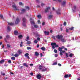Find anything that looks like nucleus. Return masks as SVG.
<instances>
[{
    "mask_svg": "<svg viewBox=\"0 0 80 80\" xmlns=\"http://www.w3.org/2000/svg\"><path fill=\"white\" fill-rule=\"evenodd\" d=\"M39 70H42V72H45V71H47V68H45V67H44V66L40 65L39 66Z\"/></svg>",
    "mask_w": 80,
    "mask_h": 80,
    "instance_id": "f257e3e1",
    "label": "nucleus"
},
{
    "mask_svg": "<svg viewBox=\"0 0 80 80\" xmlns=\"http://www.w3.org/2000/svg\"><path fill=\"white\" fill-rule=\"evenodd\" d=\"M20 21V19H19V18H16V21H15V24H16V25H17L18 24V23H19Z\"/></svg>",
    "mask_w": 80,
    "mask_h": 80,
    "instance_id": "f03ea898",
    "label": "nucleus"
},
{
    "mask_svg": "<svg viewBox=\"0 0 80 80\" xmlns=\"http://www.w3.org/2000/svg\"><path fill=\"white\" fill-rule=\"evenodd\" d=\"M56 38H57L58 40H60L63 38V36L62 35H57L56 36Z\"/></svg>",
    "mask_w": 80,
    "mask_h": 80,
    "instance_id": "7ed1b4c3",
    "label": "nucleus"
},
{
    "mask_svg": "<svg viewBox=\"0 0 80 80\" xmlns=\"http://www.w3.org/2000/svg\"><path fill=\"white\" fill-rule=\"evenodd\" d=\"M6 38H4V40L6 42H7V40L8 39V38H10V36H9V35H7V36H6Z\"/></svg>",
    "mask_w": 80,
    "mask_h": 80,
    "instance_id": "20e7f679",
    "label": "nucleus"
},
{
    "mask_svg": "<svg viewBox=\"0 0 80 80\" xmlns=\"http://www.w3.org/2000/svg\"><path fill=\"white\" fill-rule=\"evenodd\" d=\"M56 13L58 15H61L62 13H61V11L60 9L59 8L58 10L56 11Z\"/></svg>",
    "mask_w": 80,
    "mask_h": 80,
    "instance_id": "39448f33",
    "label": "nucleus"
},
{
    "mask_svg": "<svg viewBox=\"0 0 80 80\" xmlns=\"http://www.w3.org/2000/svg\"><path fill=\"white\" fill-rule=\"evenodd\" d=\"M58 50L59 52H62V53H65V51L62 50V49L60 47H59Z\"/></svg>",
    "mask_w": 80,
    "mask_h": 80,
    "instance_id": "423d86ee",
    "label": "nucleus"
},
{
    "mask_svg": "<svg viewBox=\"0 0 80 80\" xmlns=\"http://www.w3.org/2000/svg\"><path fill=\"white\" fill-rule=\"evenodd\" d=\"M28 55H29V54H28V53H26L25 54V57H27L28 59H30V57L28 56Z\"/></svg>",
    "mask_w": 80,
    "mask_h": 80,
    "instance_id": "0eeeda50",
    "label": "nucleus"
},
{
    "mask_svg": "<svg viewBox=\"0 0 80 80\" xmlns=\"http://www.w3.org/2000/svg\"><path fill=\"white\" fill-rule=\"evenodd\" d=\"M37 77L38 79L40 80V79L41 78V77H42V76L41 75H40V74H38L37 75Z\"/></svg>",
    "mask_w": 80,
    "mask_h": 80,
    "instance_id": "6e6552de",
    "label": "nucleus"
},
{
    "mask_svg": "<svg viewBox=\"0 0 80 80\" xmlns=\"http://www.w3.org/2000/svg\"><path fill=\"white\" fill-rule=\"evenodd\" d=\"M53 16L52 15H49L48 16V19H49V20H50V19H52V18H53Z\"/></svg>",
    "mask_w": 80,
    "mask_h": 80,
    "instance_id": "1a4fd4ad",
    "label": "nucleus"
},
{
    "mask_svg": "<svg viewBox=\"0 0 80 80\" xmlns=\"http://www.w3.org/2000/svg\"><path fill=\"white\" fill-rule=\"evenodd\" d=\"M12 8H14V10H18V9L17 8V7H16V6L15 5H13L12 6Z\"/></svg>",
    "mask_w": 80,
    "mask_h": 80,
    "instance_id": "9d476101",
    "label": "nucleus"
},
{
    "mask_svg": "<svg viewBox=\"0 0 80 80\" xmlns=\"http://www.w3.org/2000/svg\"><path fill=\"white\" fill-rule=\"evenodd\" d=\"M49 9H50V8L48 7V8H46V9H45V12L46 13H47V12H48Z\"/></svg>",
    "mask_w": 80,
    "mask_h": 80,
    "instance_id": "9b49d317",
    "label": "nucleus"
},
{
    "mask_svg": "<svg viewBox=\"0 0 80 80\" xmlns=\"http://www.w3.org/2000/svg\"><path fill=\"white\" fill-rule=\"evenodd\" d=\"M21 13H25V12H26V9H22L21 10Z\"/></svg>",
    "mask_w": 80,
    "mask_h": 80,
    "instance_id": "f8f14e48",
    "label": "nucleus"
},
{
    "mask_svg": "<svg viewBox=\"0 0 80 80\" xmlns=\"http://www.w3.org/2000/svg\"><path fill=\"white\" fill-rule=\"evenodd\" d=\"M22 21L23 22V23H25V22H26L27 19L25 17H23L22 18Z\"/></svg>",
    "mask_w": 80,
    "mask_h": 80,
    "instance_id": "ddd939ff",
    "label": "nucleus"
},
{
    "mask_svg": "<svg viewBox=\"0 0 80 80\" xmlns=\"http://www.w3.org/2000/svg\"><path fill=\"white\" fill-rule=\"evenodd\" d=\"M44 33L46 35H48L50 34V32L44 31Z\"/></svg>",
    "mask_w": 80,
    "mask_h": 80,
    "instance_id": "4468645a",
    "label": "nucleus"
},
{
    "mask_svg": "<svg viewBox=\"0 0 80 80\" xmlns=\"http://www.w3.org/2000/svg\"><path fill=\"white\" fill-rule=\"evenodd\" d=\"M66 4V1L65 0H64L62 3V6H65Z\"/></svg>",
    "mask_w": 80,
    "mask_h": 80,
    "instance_id": "2eb2a0df",
    "label": "nucleus"
},
{
    "mask_svg": "<svg viewBox=\"0 0 80 80\" xmlns=\"http://www.w3.org/2000/svg\"><path fill=\"white\" fill-rule=\"evenodd\" d=\"M77 8V7L76 6H74L73 7V8H72V10L73 12H75V10H76V8Z\"/></svg>",
    "mask_w": 80,
    "mask_h": 80,
    "instance_id": "dca6fc26",
    "label": "nucleus"
},
{
    "mask_svg": "<svg viewBox=\"0 0 80 80\" xmlns=\"http://www.w3.org/2000/svg\"><path fill=\"white\" fill-rule=\"evenodd\" d=\"M61 41L63 43H64L66 42V40H65L64 38H62L61 39Z\"/></svg>",
    "mask_w": 80,
    "mask_h": 80,
    "instance_id": "f3484780",
    "label": "nucleus"
},
{
    "mask_svg": "<svg viewBox=\"0 0 80 80\" xmlns=\"http://www.w3.org/2000/svg\"><path fill=\"white\" fill-rule=\"evenodd\" d=\"M41 49L42 50V51H45L46 50V48L44 47H42V48H41Z\"/></svg>",
    "mask_w": 80,
    "mask_h": 80,
    "instance_id": "a211bd4d",
    "label": "nucleus"
},
{
    "mask_svg": "<svg viewBox=\"0 0 80 80\" xmlns=\"http://www.w3.org/2000/svg\"><path fill=\"white\" fill-rule=\"evenodd\" d=\"M4 62H5V60L4 59L0 61V63H1V64H2V63H4Z\"/></svg>",
    "mask_w": 80,
    "mask_h": 80,
    "instance_id": "6ab92c4d",
    "label": "nucleus"
},
{
    "mask_svg": "<svg viewBox=\"0 0 80 80\" xmlns=\"http://www.w3.org/2000/svg\"><path fill=\"white\" fill-rule=\"evenodd\" d=\"M56 45H57V43H56L55 42V43L52 42L51 43V45H52V46H55Z\"/></svg>",
    "mask_w": 80,
    "mask_h": 80,
    "instance_id": "aec40b11",
    "label": "nucleus"
},
{
    "mask_svg": "<svg viewBox=\"0 0 80 80\" xmlns=\"http://www.w3.org/2000/svg\"><path fill=\"white\" fill-rule=\"evenodd\" d=\"M35 55H36V56L38 57V56L39 55V53H38V52H35Z\"/></svg>",
    "mask_w": 80,
    "mask_h": 80,
    "instance_id": "412c9836",
    "label": "nucleus"
},
{
    "mask_svg": "<svg viewBox=\"0 0 80 80\" xmlns=\"http://www.w3.org/2000/svg\"><path fill=\"white\" fill-rule=\"evenodd\" d=\"M8 25H11V26L14 25V23L12 22H11V23L8 22Z\"/></svg>",
    "mask_w": 80,
    "mask_h": 80,
    "instance_id": "4be33fe9",
    "label": "nucleus"
},
{
    "mask_svg": "<svg viewBox=\"0 0 80 80\" xmlns=\"http://www.w3.org/2000/svg\"><path fill=\"white\" fill-rule=\"evenodd\" d=\"M14 35H17L18 34V31H14Z\"/></svg>",
    "mask_w": 80,
    "mask_h": 80,
    "instance_id": "5701e85b",
    "label": "nucleus"
},
{
    "mask_svg": "<svg viewBox=\"0 0 80 80\" xmlns=\"http://www.w3.org/2000/svg\"><path fill=\"white\" fill-rule=\"evenodd\" d=\"M32 43V42H31V41H27V42L26 43V44H31V43Z\"/></svg>",
    "mask_w": 80,
    "mask_h": 80,
    "instance_id": "b1692460",
    "label": "nucleus"
},
{
    "mask_svg": "<svg viewBox=\"0 0 80 80\" xmlns=\"http://www.w3.org/2000/svg\"><path fill=\"white\" fill-rule=\"evenodd\" d=\"M18 53L19 54H21V53H22V52L21 50H18Z\"/></svg>",
    "mask_w": 80,
    "mask_h": 80,
    "instance_id": "393cba45",
    "label": "nucleus"
},
{
    "mask_svg": "<svg viewBox=\"0 0 80 80\" xmlns=\"http://www.w3.org/2000/svg\"><path fill=\"white\" fill-rule=\"evenodd\" d=\"M7 30L8 31H10V30H11V29L10 28L9 26H8L7 27Z\"/></svg>",
    "mask_w": 80,
    "mask_h": 80,
    "instance_id": "a878e982",
    "label": "nucleus"
},
{
    "mask_svg": "<svg viewBox=\"0 0 80 80\" xmlns=\"http://www.w3.org/2000/svg\"><path fill=\"white\" fill-rule=\"evenodd\" d=\"M29 38H30V37L28 36L27 37V38H26V39L25 40L26 41H28V40H29Z\"/></svg>",
    "mask_w": 80,
    "mask_h": 80,
    "instance_id": "bb28decb",
    "label": "nucleus"
},
{
    "mask_svg": "<svg viewBox=\"0 0 80 80\" xmlns=\"http://www.w3.org/2000/svg\"><path fill=\"white\" fill-rule=\"evenodd\" d=\"M18 37L19 38H22V37H23V36L22 35H20L18 36Z\"/></svg>",
    "mask_w": 80,
    "mask_h": 80,
    "instance_id": "cd10ccee",
    "label": "nucleus"
},
{
    "mask_svg": "<svg viewBox=\"0 0 80 80\" xmlns=\"http://www.w3.org/2000/svg\"><path fill=\"white\" fill-rule=\"evenodd\" d=\"M20 46L21 47H23V42H21L20 44Z\"/></svg>",
    "mask_w": 80,
    "mask_h": 80,
    "instance_id": "c85d7f7f",
    "label": "nucleus"
},
{
    "mask_svg": "<svg viewBox=\"0 0 80 80\" xmlns=\"http://www.w3.org/2000/svg\"><path fill=\"white\" fill-rule=\"evenodd\" d=\"M23 65L24 66H25V67H28V65H27V64H26V63H24L23 64Z\"/></svg>",
    "mask_w": 80,
    "mask_h": 80,
    "instance_id": "c756f323",
    "label": "nucleus"
},
{
    "mask_svg": "<svg viewBox=\"0 0 80 80\" xmlns=\"http://www.w3.org/2000/svg\"><path fill=\"white\" fill-rule=\"evenodd\" d=\"M19 55H18V54L17 53H16L14 55V57H18Z\"/></svg>",
    "mask_w": 80,
    "mask_h": 80,
    "instance_id": "7c9ffc66",
    "label": "nucleus"
},
{
    "mask_svg": "<svg viewBox=\"0 0 80 80\" xmlns=\"http://www.w3.org/2000/svg\"><path fill=\"white\" fill-rule=\"evenodd\" d=\"M64 77H65V78H68V74H66L64 76Z\"/></svg>",
    "mask_w": 80,
    "mask_h": 80,
    "instance_id": "2f4dec72",
    "label": "nucleus"
},
{
    "mask_svg": "<svg viewBox=\"0 0 80 80\" xmlns=\"http://www.w3.org/2000/svg\"><path fill=\"white\" fill-rule=\"evenodd\" d=\"M34 27L35 28H37L38 27V26L37 25H34Z\"/></svg>",
    "mask_w": 80,
    "mask_h": 80,
    "instance_id": "473e14b6",
    "label": "nucleus"
},
{
    "mask_svg": "<svg viewBox=\"0 0 80 80\" xmlns=\"http://www.w3.org/2000/svg\"><path fill=\"white\" fill-rule=\"evenodd\" d=\"M31 23L32 25H34V24H35V22H33V21H31Z\"/></svg>",
    "mask_w": 80,
    "mask_h": 80,
    "instance_id": "72a5a7b5",
    "label": "nucleus"
},
{
    "mask_svg": "<svg viewBox=\"0 0 80 80\" xmlns=\"http://www.w3.org/2000/svg\"><path fill=\"white\" fill-rule=\"evenodd\" d=\"M11 58L12 60H15V57H12Z\"/></svg>",
    "mask_w": 80,
    "mask_h": 80,
    "instance_id": "f704fd0d",
    "label": "nucleus"
},
{
    "mask_svg": "<svg viewBox=\"0 0 80 80\" xmlns=\"http://www.w3.org/2000/svg\"><path fill=\"white\" fill-rule=\"evenodd\" d=\"M70 57H73V54L72 53H71L69 55Z\"/></svg>",
    "mask_w": 80,
    "mask_h": 80,
    "instance_id": "c9c22d12",
    "label": "nucleus"
},
{
    "mask_svg": "<svg viewBox=\"0 0 80 80\" xmlns=\"http://www.w3.org/2000/svg\"><path fill=\"white\" fill-rule=\"evenodd\" d=\"M73 27H72L70 28H69V30H73Z\"/></svg>",
    "mask_w": 80,
    "mask_h": 80,
    "instance_id": "e433bc0d",
    "label": "nucleus"
},
{
    "mask_svg": "<svg viewBox=\"0 0 80 80\" xmlns=\"http://www.w3.org/2000/svg\"><path fill=\"white\" fill-rule=\"evenodd\" d=\"M37 17L38 18H40L41 17V15H37Z\"/></svg>",
    "mask_w": 80,
    "mask_h": 80,
    "instance_id": "4c0bfd02",
    "label": "nucleus"
},
{
    "mask_svg": "<svg viewBox=\"0 0 80 80\" xmlns=\"http://www.w3.org/2000/svg\"><path fill=\"white\" fill-rule=\"evenodd\" d=\"M54 52H55V53H57V50L56 49H55L54 50Z\"/></svg>",
    "mask_w": 80,
    "mask_h": 80,
    "instance_id": "58836bf2",
    "label": "nucleus"
},
{
    "mask_svg": "<svg viewBox=\"0 0 80 80\" xmlns=\"http://www.w3.org/2000/svg\"><path fill=\"white\" fill-rule=\"evenodd\" d=\"M27 48L28 50H30V49H32V48L30 47H27Z\"/></svg>",
    "mask_w": 80,
    "mask_h": 80,
    "instance_id": "ea45409f",
    "label": "nucleus"
},
{
    "mask_svg": "<svg viewBox=\"0 0 80 80\" xmlns=\"http://www.w3.org/2000/svg\"><path fill=\"white\" fill-rule=\"evenodd\" d=\"M34 42L35 43H37L38 42V41L36 40H35L34 41Z\"/></svg>",
    "mask_w": 80,
    "mask_h": 80,
    "instance_id": "a19ab883",
    "label": "nucleus"
},
{
    "mask_svg": "<svg viewBox=\"0 0 80 80\" xmlns=\"http://www.w3.org/2000/svg\"><path fill=\"white\" fill-rule=\"evenodd\" d=\"M0 17L1 18L3 19V15H0Z\"/></svg>",
    "mask_w": 80,
    "mask_h": 80,
    "instance_id": "79ce46f5",
    "label": "nucleus"
},
{
    "mask_svg": "<svg viewBox=\"0 0 80 80\" xmlns=\"http://www.w3.org/2000/svg\"><path fill=\"white\" fill-rule=\"evenodd\" d=\"M63 25H64V26H66L67 25V22H64Z\"/></svg>",
    "mask_w": 80,
    "mask_h": 80,
    "instance_id": "37998d69",
    "label": "nucleus"
},
{
    "mask_svg": "<svg viewBox=\"0 0 80 80\" xmlns=\"http://www.w3.org/2000/svg\"><path fill=\"white\" fill-rule=\"evenodd\" d=\"M57 62H55L53 63V64H52V65H57Z\"/></svg>",
    "mask_w": 80,
    "mask_h": 80,
    "instance_id": "c03bdc74",
    "label": "nucleus"
},
{
    "mask_svg": "<svg viewBox=\"0 0 80 80\" xmlns=\"http://www.w3.org/2000/svg\"><path fill=\"white\" fill-rule=\"evenodd\" d=\"M19 4L20 5H23V4L22 2H19Z\"/></svg>",
    "mask_w": 80,
    "mask_h": 80,
    "instance_id": "a18cd8bd",
    "label": "nucleus"
},
{
    "mask_svg": "<svg viewBox=\"0 0 80 80\" xmlns=\"http://www.w3.org/2000/svg\"><path fill=\"white\" fill-rule=\"evenodd\" d=\"M65 47L63 46H62V47L61 48L62 50V49H63L64 48H65Z\"/></svg>",
    "mask_w": 80,
    "mask_h": 80,
    "instance_id": "49530a36",
    "label": "nucleus"
},
{
    "mask_svg": "<svg viewBox=\"0 0 80 80\" xmlns=\"http://www.w3.org/2000/svg\"><path fill=\"white\" fill-rule=\"evenodd\" d=\"M22 25L24 27H26V25L25 24V23H23Z\"/></svg>",
    "mask_w": 80,
    "mask_h": 80,
    "instance_id": "de8ad7c7",
    "label": "nucleus"
},
{
    "mask_svg": "<svg viewBox=\"0 0 80 80\" xmlns=\"http://www.w3.org/2000/svg\"><path fill=\"white\" fill-rule=\"evenodd\" d=\"M26 9H28V10H29L30 9V7L28 6L26 7Z\"/></svg>",
    "mask_w": 80,
    "mask_h": 80,
    "instance_id": "09e8293b",
    "label": "nucleus"
},
{
    "mask_svg": "<svg viewBox=\"0 0 80 80\" xmlns=\"http://www.w3.org/2000/svg\"><path fill=\"white\" fill-rule=\"evenodd\" d=\"M7 47L8 48H10V45L9 44H7Z\"/></svg>",
    "mask_w": 80,
    "mask_h": 80,
    "instance_id": "8fccbe9b",
    "label": "nucleus"
},
{
    "mask_svg": "<svg viewBox=\"0 0 80 80\" xmlns=\"http://www.w3.org/2000/svg\"><path fill=\"white\" fill-rule=\"evenodd\" d=\"M44 5H45V4L43 3H41V6L42 7H43V6H44Z\"/></svg>",
    "mask_w": 80,
    "mask_h": 80,
    "instance_id": "3c124183",
    "label": "nucleus"
},
{
    "mask_svg": "<svg viewBox=\"0 0 80 80\" xmlns=\"http://www.w3.org/2000/svg\"><path fill=\"white\" fill-rule=\"evenodd\" d=\"M62 52H60V53H59V54L60 55H63V53H62Z\"/></svg>",
    "mask_w": 80,
    "mask_h": 80,
    "instance_id": "603ef678",
    "label": "nucleus"
},
{
    "mask_svg": "<svg viewBox=\"0 0 80 80\" xmlns=\"http://www.w3.org/2000/svg\"><path fill=\"white\" fill-rule=\"evenodd\" d=\"M8 63H12V61L10 60L8 61Z\"/></svg>",
    "mask_w": 80,
    "mask_h": 80,
    "instance_id": "864d4df0",
    "label": "nucleus"
},
{
    "mask_svg": "<svg viewBox=\"0 0 80 80\" xmlns=\"http://www.w3.org/2000/svg\"><path fill=\"white\" fill-rule=\"evenodd\" d=\"M52 38H54V39H55V36H52Z\"/></svg>",
    "mask_w": 80,
    "mask_h": 80,
    "instance_id": "5fc2aeb1",
    "label": "nucleus"
},
{
    "mask_svg": "<svg viewBox=\"0 0 80 80\" xmlns=\"http://www.w3.org/2000/svg\"><path fill=\"white\" fill-rule=\"evenodd\" d=\"M30 75H31V76H33V72H31L30 73Z\"/></svg>",
    "mask_w": 80,
    "mask_h": 80,
    "instance_id": "6e6d98bb",
    "label": "nucleus"
},
{
    "mask_svg": "<svg viewBox=\"0 0 80 80\" xmlns=\"http://www.w3.org/2000/svg\"><path fill=\"white\" fill-rule=\"evenodd\" d=\"M2 75H3V76H4L5 75V73H3V72H2Z\"/></svg>",
    "mask_w": 80,
    "mask_h": 80,
    "instance_id": "4d7b16f0",
    "label": "nucleus"
},
{
    "mask_svg": "<svg viewBox=\"0 0 80 80\" xmlns=\"http://www.w3.org/2000/svg\"><path fill=\"white\" fill-rule=\"evenodd\" d=\"M55 47H56V48H58V45H55Z\"/></svg>",
    "mask_w": 80,
    "mask_h": 80,
    "instance_id": "13d9d810",
    "label": "nucleus"
},
{
    "mask_svg": "<svg viewBox=\"0 0 80 80\" xmlns=\"http://www.w3.org/2000/svg\"><path fill=\"white\" fill-rule=\"evenodd\" d=\"M52 49H55V47H54V46H52Z\"/></svg>",
    "mask_w": 80,
    "mask_h": 80,
    "instance_id": "bf43d9fd",
    "label": "nucleus"
},
{
    "mask_svg": "<svg viewBox=\"0 0 80 80\" xmlns=\"http://www.w3.org/2000/svg\"><path fill=\"white\" fill-rule=\"evenodd\" d=\"M55 57H58V55H57V54H55Z\"/></svg>",
    "mask_w": 80,
    "mask_h": 80,
    "instance_id": "052dcab7",
    "label": "nucleus"
},
{
    "mask_svg": "<svg viewBox=\"0 0 80 80\" xmlns=\"http://www.w3.org/2000/svg\"><path fill=\"white\" fill-rule=\"evenodd\" d=\"M42 25H45V22H43L42 24Z\"/></svg>",
    "mask_w": 80,
    "mask_h": 80,
    "instance_id": "680f3d73",
    "label": "nucleus"
},
{
    "mask_svg": "<svg viewBox=\"0 0 80 80\" xmlns=\"http://www.w3.org/2000/svg\"><path fill=\"white\" fill-rule=\"evenodd\" d=\"M66 56L67 57H68V54L67 53H66Z\"/></svg>",
    "mask_w": 80,
    "mask_h": 80,
    "instance_id": "e2e57ef3",
    "label": "nucleus"
},
{
    "mask_svg": "<svg viewBox=\"0 0 80 80\" xmlns=\"http://www.w3.org/2000/svg\"><path fill=\"white\" fill-rule=\"evenodd\" d=\"M58 66H59V67H61V66H62V65H61V64L58 63Z\"/></svg>",
    "mask_w": 80,
    "mask_h": 80,
    "instance_id": "0e129e2a",
    "label": "nucleus"
},
{
    "mask_svg": "<svg viewBox=\"0 0 80 80\" xmlns=\"http://www.w3.org/2000/svg\"><path fill=\"white\" fill-rule=\"evenodd\" d=\"M71 74H69V75H68V77H71Z\"/></svg>",
    "mask_w": 80,
    "mask_h": 80,
    "instance_id": "69168bd1",
    "label": "nucleus"
},
{
    "mask_svg": "<svg viewBox=\"0 0 80 80\" xmlns=\"http://www.w3.org/2000/svg\"><path fill=\"white\" fill-rule=\"evenodd\" d=\"M40 56L41 57L43 56V54H42V53H40Z\"/></svg>",
    "mask_w": 80,
    "mask_h": 80,
    "instance_id": "338daca9",
    "label": "nucleus"
},
{
    "mask_svg": "<svg viewBox=\"0 0 80 80\" xmlns=\"http://www.w3.org/2000/svg\"><path fill=\"white\" fill-rule=\"evenodd\" d=\"M66 32L68 33V29H66Z\"/></svg>",
    "mask_w": 80,
    "mask_h": 80,
    "instance_id": "774afa93",
    "label": "nucleus"
}]
</instances>
